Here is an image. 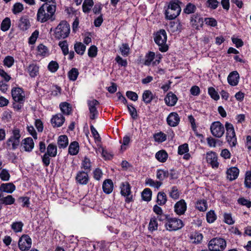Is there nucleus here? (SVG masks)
I'll return each instance as SVG.
<instances>
[{"label":"nucleus","instance_id":"nucleus-1","mask_svg":"<svg viewBox=\"0 0 251 251\" xmlns=\"http://www.w3.org/2000/svg\"><path fill=\"white\" fill-rule=\"evenodd\" d=\"M56 10V3L54 0H51L42 4L38 9L37 14V20L41 23L55 19V12Z\"/></svg>","mask_w":251,"mask_h":251},{"label":"nucleus","instance_id":"nucleus-2","mask_svg":"<svg viewBox=\"0 0 251 251\" xmlns=\"http://www.w3.org/2000/svg\"><path fill=\"white\" fill-rule=\"evenodd\" d=\"M21 136L20 130L14 128L12 131V135L5 143V148L8 150L17 149L20 145Z\"/></svg>","mask_w":251,"mask_h":251},{"label":"nucleus","instance_id":"nucleus-3","mask_svg":"<svg viewBox=\"0 0 251 251\" xmlns=\"http://www.w3.org/2000/svg\"><path fill=\"white\" fill-rule=\"evenodd\" d=\"M70 32L69 24L65 21H62L54 30V36L57 39L67 38Z\"/></svg>","mask_w":251,"mask_h":251},{"label":"nucleus","instance_id":"nucleus-4","mask_svg":"<svg viewBox=\"0 0 251 251\" xmlns=\"http://www.w3.org/2000/svg\"><path fill=\"white\" fill-rule=\"evenodd\" d=\"M167 38L166 32L164 29H160L155 35L154 41L161 52H166L168 50V47L166 45Z\"/></svg>","mask_w":251,"mask_h":251},{"label":"nucleus","instance_id":"nucleus-5","mask_svg":"<svg viewBox=\"0 0 251 251\" xmlns=\"http://www.w3.org/2000/svg\"><path fill=\"white\" fill-rule=\"evenodd\" d=\"M179 3L181 2L178 0L170 2L168 9L165 12L166 17L167 19H174L179 15L181 12V8L178 4Z\"/></svg>","mask_w":251,"mask_h":251},{"label":"nucleus","instance_id":"nucleus-6","mask_svg":"<svg viewBox=\"0 0 251 251\" xmlns=\"http://www.w3.org/2000/svg\"><path fill=\"white\" fill-rule=\"evenodd\" d=\"M226 246V240L222 238H214L208 244V249L212 251H223Z\"/></svg>","mask_w":251,"mask_h":251},{"label":"nucleus","instance_id":"nucleus-7","mask_svg":"<svg viewBox=\"0 0 251 251\" xmlns=\"http://www.w3.org/2000/svg\"><path fill=\"white\" fill-rule=\"evenodd\" d=\"M183 226L182 221L176 218H169L166 222L165 226L169 231L176 230L180 229Z\"/></svg>","mask_w":251,"mask_h":251},{"label":"nucleus","instance_id":"nucleus-8","mask_svg":"<svg viewBox=\"0 0 251 251\" xmlns=\"http://www.w3.org/2000/svg\"><path fill=\"white\" fill-rule=\"evenodd\" d=\"M210 131L214 136L221 138L225 133V127L220 122H214L211 125Z\"/></svg>","mask_w":251,"mask_h":251},{"label":"nucleus","instance_id":"nucleus-9","mask_svg":"<svg viewBox=\"0 0 251 251\" xmlns=\"http://www.w3.org/2000/svg\"><path fill=\"white\" fill-rule=\"evenodd\" d=\"M87 104L90 113V119H96L98 116V111L97 106L100 104V102L96 100L92 99L87 100Z\"/></svg>","mask_w":251,"mask_h":251},{"label":"nucleus","instance_id":"nucleus-10","mask_svg":"<svg viewBox=\"0 0 251 251\" xmlns=\"http://www.w3.org/2000/svg\"><path fill=\"white\" fill-rule=\"evenodd\" d=\"M31 239L26 234L23 235L18 242L19 248L22 251L28 250L31 248Z\"/></svg>","mask_w":251,"mask_h":251},{"label":"nucleus","instance_id":"nucleus-11","mask_svg":"<svg viewBox=\"0 0 251 251\" xmlns=\"http://www.w3.org/2000/svg\"><path fill=\"white\" fill-rule=\"evenodd\" d=\"M121 194L122 196L126 197V201L129 202L132 201V196L131 195L130 186L128 182H125L121 184Z\"/></svg>","mask_w":251,"mask_h":251},{"label":"nucleus","instance_id":"nucleus-12","mask_svg":"<svg viewBox=\"0 0 251 251\" xmlns=\"http://www.w3.org/2000/svg\"><path fill=\"white\" fill-rule=\"evenodd\" d=\"M13 99L16 102L23 103L25 100V94L20 88H14L11 90Z\"/></svg>","mask_w":251,"mask_h":251},{"label":"nucleus","instance_id":"nucleus-13","mask_svg":"<svg viewBox=\"0 0 251 251\" xmlns=\"http://www.w3.org/2000/svg\"><path fill=\"white\" fill-rule=\"evenodd\" d=\"M206 159L213 168H218L219 167L217 154L216 152L212 151L207 152Z\"/></svg>","mask_w":251,"mask_h":251},{"label":"nucleus","instance_id":"nucleus-14","mask_svg":"<svg viewBox=\"0 0 251 251\" xmlns=\"http://www.w3.org/2000/svg\"><path fill=\"white\" fill-rule=\"evenodd\" d=\"M180 122V118L178 114L176 112L171 113L167 118V124L171 126H177Z\"/></svg>","mask_w":251,"mask_h":251},{"label":"nucleus","instance_id":"nucleus-15","mask_svg":"<svg viewBox=\"0 0 251 251\" xmlns=\"http://www.w3.org/2000/svg\"><path fill=\"white\" fill-rule=\"evenodd\" d=\"M88 172L85 171H79L77 173L75 179L76 181L81 185H86L88 182Z\"/></svg>","mask_w":251,"mask_h":251},{"label":"nucleus","instance_id":"nucleus-16","mask_svg":"<svg viewBox=\"0 0 251 251\" xmlns=\"http://www.w3.org/2000/svg\"><path fill=\"white\" fill-rule=\"evenodd\" d=\"M174 208L175 211L177 214L182 215L186 210V203L184 200H181L175 204Z\"/></svg>","mask_w":251,"mask_h":251},{"label":"nucleus","instance_id":"nucleus-17","mask_svg":"<svg viewBox=\"0 0 251 251\" xmlns=\"http://www.w3.org/2000/svg\"><path fill=\"white\" fill-rule=\"evenodd\" d=\"M18 26L21 30L25 31L30 26L29 19L27 16H22L19 20Z\"/></svg>","mask_w":251,"mask_h":251},{"label":"nucleus","instance_id":"nucleus-18","mask_svg":"<svg viewBox=\"0 0 251 251\" xmlns=\"http://www.w3.org/2000/svg\"><path fill=\"white\" fill-rule=\"evenodd\" d=\"M239 75L237 71H233L229 74L227 77L228 83L232 86H236L239 82Z\"/></svg>","mask_w":251,"mask_h":251},{"label":"nucleus","instance_id":"nucleus-19","mask_svg":"<svg viewBox=\"0 0 251 251\" xmlns=\"http://www.w3.org/2000/svg\"><path fill=\"white\" fill-rule=\"evenodd\" d=\"M165 101L167 105L173 106L176 104L177 101V98L176 95L173 94L172 92H170L165 97Z\"/></svg>","mask_w":251,"mask_h":251},{"label":"nucleus","instance_id":"nucleus-20","mask_svg":"<svg viewBox=\"0 0 251 251\" xmlns=\"http://www.w3.org/2000/svg\"><path fill=\"white\" fill-rule=\"evenodd\" d=\"M65 121L64 117L61 114H57L53 116L51 120V123L53 126H61L64 123Z\"/></svg>","mask_w":251,"mask_h":251},{"label":"nucleus","instance_id":"nucleus-21","mask_svg":"<svg viewBox=\"0 0 251 251\" xmlns=\"http://www.w3.org/2000/svg\"><path fill=\"white\" fill-rule=\"evenodd\" d=\"M23 146L25 151H31L34 146L33 139L31 137L25 138L23 140Z\"/></svg>","mask_w":251,"mask_h":251},{"label":"nucleus","instance_id":"nucleus-22","mask_svg":"<svg viewBox=\"0 0 251 251\" xmlns=\"http://www.w3.org/2000/svg\"><path fill=\"white\" fill-rule=\"evenodd\" d=\"M239 173V169L236 167H231L226 171L227 177L230 180H233L237 178Z\"/></svg>","mask_w":251,"mask_h":251},{"label":"nucleus","instance_id":"nucleus-23","mask_svg":"<svg viewBox=\"0 0 251 251\" xmlns=\"http://www.w3.org/2000/svg\"><path fill=\"white\" fill-rule=\"evenodd\" d=\"M15 190V186L12 183H3L0 185V193H12Z\"/></svg>","mask_w":251,"mask_h":251},{"label":"nucleus","instance_id":"nucleus-24","mask_svg":"<svg viewBox=\"0 0 251 251\" xmlns=\"http://www.w3.org/2000/svg\"><path fill=\"white\" fill-rule=\"evenodd\" d=\"M203 23V19L198 15H194L191 17V25L196 29H198L199 26H201Z\"/></svg>","mask_w":251,"mask_h":251},{"label":"nucleus","instance_id":"nucleus-25","mask_svg":"<svg viewBox=\"0 0 251 251\" xmlns=\"http://www.w3.org/2000/svg\"><path fill=\"white\" fill-rule=\"evenodd\" d=\"M103 191L106 194H110L112 192L113 188V183L111 179L105 180L102 185Z\"/></svg>","mask_w":251,"mask_h":251},{"label":"nucleus","instance_id":"nucleus-26","mask_svg":"<svg viewBox=\"0 0 251 251\" xmlns=\"http://www.w3.org/2000/svg\"><path fill=\"white\" fill-rule=\"evenodd\" d=\"M154 96L150 90H145L142 95L143 100L146 104L150 103L153 100Z\"/></svg>","mask_w":251,"mask_h":251},{"label":"nucleus","instance_id":"nucleus-27","mask_svg":"<svg viewBox=\"0 0 251 251\" xmlns=\"http://www.w3.org/2000/svg\"><path fill=\"white\" fill-rule=\"evenodd\" d=\"M79 151V145L78 142L74 141L71 143L69 147V152L70 154L74 155L77 154Z\"/></svg>","mask_w":251,"mask_h":251},{"label":"nucleus","instance_id":"nucleus-28","mask_svg":"<svg viewBox=\"0 0 251 251\" xmlns=\"http://www.w3.org/2000/svg\"><path fill=\"white\" fill-rule=\"evenodd\" d=\"M60 108L62 112L65 115H69L72 111V107L69 103L66 102L60 104Z\"/></svg>","mask_w":251,"mask_h":251},{"label":"nucleus","instance_id":"nucleus-29","mask_svg":"<svg viewBox=\"0 0 251 251\" xmlns=\"http://www.w3.org/2000/svg\"><path fill=\"white\" fill-rule=\"evenodd\" d=\"M58 146L59 148H65L68 145V139L66 135H61L58 137Z\"/></svg>","mask_w":251,"mask_h":251},{"label":"nucleus","instance_id":"nucleus-30","mask_svg":"<svg viewBox=\"0 0 251 251\" xmlns=\"http://www.w3.org/2000/svg\"><path fill=\"white\" fill-rule=\"evenodd\" d=\"M74 49L77 54L83 55L85 51L86 46L81 42H76L74 45Z\"/></svg>","mask_w":251,"mask_h":251},{"label":"nucleus","instance_id":"nucleus-31","mask_svg":"<svg viewBox=\"0 0 251 251\" xmlns=\"http://www.w3.org/2000/svg\"><path fill=\"white\" fill-rule=\"evenodd\" d=\"M155 55L154 52L152 51H150L147 53L145 57L144 65L149 66L151 64V62L153 63V60L155 58Z\"/></svg>","mask_w":251,"mask_h":251},{"label":"nucleus","instance_id":"nucleus-32","mask_svg":"<svg viewBox=\"0 0 251 251\" xmlns=\"http://www.w3.org/2000/svg\"><path fill=\"white\" fill-rule=\"evenodd\" d=\"M15 201V199L11 195H8L6 197H3L1 194V197L0 198V202L1 204L4 203L5 204H12Z\"/></svg>","mask_w":251,"mask_h":251},{"label":"nucleus","instance_id":"nucleus-33","mask_svg":"<svg viewBox=\"0 0 251 251\" xmlns=\"http://www.w3.org/2000/svg\"><path fill=\"white\" fill-rule=\"evenodd\" d=\"M91 161L89 158L87 157H85L82 160L81 164V168L84 169V171L89 172L91 171Z\"/></svg>","mask_w":251,"mask_h":251},{"label":"nucleus","instance_id":"nucleus-34","mask_svg":"<svg viewBox=\"0 0 251 251\" xmlns=\"http://www.w3.org/2000/svg\"><path fill=\"white\" fill-rule=\"evenodd\" d=\"M50 157H55L57 154V147L55 145L50 144L47 147L46 152Z\"/></svg>","mask_w":251,"mask_h":251},{"label":"nucleus","instance_id":"nucleus-35","mask_svg":"<svg viewBox=\"0 0 251 251\" xmlns=\"http://www.w3.org/2000/svg\"><path fill=\"white\" fill-rule=\"evenodd\" d=\"M168 157V154L165 151H160L155 154L156 158L161 162L166 161Z\"/></svg>","mask_w":251,"mask_h":251},{"label":"nucleus","instance_id":"nucleus-36","mask_svg":"<svg viewBox=\"0 0 251 251\" xmlns=\"http://www.w3.org/2000/svg\"><path fill=\"white\" fill-rule=\"evenodd\" d=\"M167 201V197L165 193L160 192L158 193L157 198V202L160 205H164Z\"/></svg>","mask_w":251,"mask_h":251},{"label":"nucleus","instance_id":"nucleus-37","mask_svg":"<svg viewBox=\"0 0 251 251\" xmlns=\"http://www.w3.org/2000/svg\"><path fill=\"white\" fill-rule=\"evenodd\" d=\"M196 207L201 211H205L207 209V202L204 200L198 201L196 203Z\"/></svg>","mask_w":251,"mask_h":251},{"label":"nucleus","instance_id":"nucleus-38","mask_svg":"<svg viewBox=\"0 0 251 251\" xmlns=\"http://www.w3.org/2000/svg\"><path fill=\"white\" fill-rule=\"evenodd\" d=\"M28 72L31 77H34L37 75L38 73V67L34 64H30L28 68Z\"/></svg>","mask_w":251,"mask_h":251},{"label":"nucleus","instance_id":"nucleus-39","mask_svg":"<svg viewBox=\"0 0 251 251\" xmlns=\"http://www.w3.org/2000/svg\"><path fill=\"white\" fill-rule=\"evenodd\" d=\"M153 138L155 142L162 143L164 142L167 139V136L162 132L155 133L153 135Z\"/></svg>","mask_w":251,"mask_h":251},{"label":"nucleus","instance_id":"nucleus-40","mask_svg":"<svg viewBox=\"0 0 251 251\" xmlns=\"http://www.w3.org/2000/svg\"><path fill=\"white\" fill-rule=\"evenodd\" d=\"M93 4V0H85L82 5L83 12H88L91 10Z\"/></svg>","mask_w":251,"mask_h":251},{"label":"nucleus","instance_id":"nucleus-41","mask_svg":"<svg viewBox=\"0 0 251 251\" xmlns=\"http://www.w3.org/2000/svg\"><path fill=\"white\" fill-rule=\"evenodd\" d=\"M203 239V235L201 233L196 232L191 236V240L192 243H200Z\"/></svg>","mask_w":251,"mask_h":251},{"label":"nucleus","instance_id":"nucleus-42","mask_svg":"<svg viewBox=\"0 0 251 251\" xmlns=\"http://www.w3.org/2000/svg\"><path fill=\"white\" fill-rule=\"evenodd\" d=\"M11 25V21L9 18H5L2 22L1 24V29L3 31L8 30Z\"/></svg>","mask_w":251,"mask_h":251},{"label":"nucleus","instance_id":"nucleus-43","mask_svg":"<svg viewBox=\"0 0 251 251\" xmlns=\"http://www.w3.org/2000/svg\"><path fill=\"white\" fill-rule=\"evenodd\" d=\"M152 192L150 189L146 188L144 190L142 193V199L145 201H149L151 200Z\"/></svg>","mask_w":251,"mask_h":251},{"label":"nucleus","instance_id":"nucleus-44","mask_svg":"<svg viewBox=\"0 0 251 251\" xmlns=\"http://www.w3.org/2000/svg\"><path fill=\"white\" fill-rule=\"evenodd\" d=\"M158 223L157 222V219L153 217L151 219L149 225V230L151 231H153L157 229Z\"/></svg>","mask_w":251,"mask_h":251},{"label":"nucleus","instance_id":"nucleus-45","mask_svg":"<svg viewBox=\"0 0 251 251\" xmlns=\"http://www.w3.org/2000/svg\"><path fill=\"white\" fill-rule=\"evenodd\" d=\"M78 70L75 68H72L68 73V77L71 80H75L78 75Z\"/></svg>","mask_w":251,"mask_h":251},{"label":"nucleus","instance_id":"nucleus-46","mask_svg":"<svg viewBox=\"0 0 251 251\" xmlns=\"http://www.w3.org/2000/svg\"><path fill=\"white\" fill-rule=\"evenodd\" d=\"M225 127L226 130V136H235V132L233 125L229 123H226Z\"/></svg>","mask_w":251,"mask_h":251},{"label":"nucleus","instance_id":"nucleus-47","mask_svg":"<svg viewBox=\"0 0 251 251\" xmlns=\"http://www.w3.org/2000/svg\"><path fill=\"white\" fill-rule=\"evenodd\" d=\"M196 9V6L194 4L191 3H189L186 5V7L184 9V12L186 14H190L194 13Z\"/></svg>","mask_w":251,"mask_h":251},{"label":"nucleus","instance_id":"nucleus-48","mask_svg":"<svg viewBox=\"0 0 251 251\" xmlns=\"http://www.w3.org/2000/svg\"><path fill=\"white\" fill-rule=\"evenodd\" d=\"M146 184L151 187H154L159 188L162 184V183L158 181H154L151 178H148L146 180Z\"/></svg>","mask_w":251,"mask_h":251},{"label":"nucleus","instance_id":"nucleus-49","mask_svg":"<svg viewBox=\"0 0 251 251\" xmlns=\"http://www.w3.org/2000/svg\"><path fill=\"white\" fill-rule=\"evenodd\" d=\"M120 50L122 55L127 56L129 53L130 50L128 45L126 43L123 44L121 47L120 48Z\"/></svg>","mask_w":251,"mask_h":251},{"label":"nucleus","instance_id":"nucleus-50","mask_svg":"<svg viewBox=\"0 0 251 251\" xmlns=\"http://www.w3.org/2000/svg\"><path fill=\"white\" fill-rule=\"evenodd\" d=\"M59 46L61 48L63 53L66 55L69 53L68 45L66 41H63L59 43Z\"/></svg>","mask_w":251,"mask_h":251},{"label":"nucleus","instance_id":"nucleus-51","mask_svg":"<svg viewBox=\"0 0 251 251\" xmlns=\"http://www.w3.org/2000/svg\"><path fill=\"white\" fill-rule=\"evenodd\" d=\"M23 225L21 222H15L11 225V228L15 232H21L22 230Z\"/></svg>","mask_w":251,"mask_h":251},{"label":"nucleus","instance_id":"nucleus-52","mask_svg":"<svg viewBox=\"0 0 251 251\" xmlns=\"http://www.w3.org/2000/svg\"><path fill=\"white\" fill-rule=\"evenodd\" d=\"M206 140L207 144L210 147L214 148L216 146V144L218 143L219 145H221L220 140L215 139L212 137H208Z\"/></svg>","mask_w":251,"mask_h":251},{"label":"nucleus","instance_id":"nucleus-53","mask_svg":"<svg viewBox=\"0 0 251 251\" xmlns=\"http://www.w3.org/2000/svg\"><path fill=\"white\" fill-rule=\"evenodd\" d=\"M48 68L50 71L52 73H54L58 70L59 68V65L57 62L51 61L49 64Z\"/></svg>","mask_w":251,"mask_h":251},{"label":"nucleus","instance_id":"nucleus-54","mask_svg":"<svg viewBox=\"0 0 251 251\" xmlns=\"http://www.w3.org/2000/svg\"><path fill=\"white\" fill-rule=\"evenodd\" d=\"M23 5L20 2H17L14 5L12 9V11L14 14H17L18 13L21 12L23 10Z\"/></svg>","mask_w":251,"mask_h":251},{"label":"nucleus","instance_id":"nucleus-55","mask_svg":"<svg viewBox=\"0 0 251 251\" xmlns=\"http://www.w3.org/2000/svg\"><path fill=\"white\" fill-rule=\"evenodd\" d=\"M170 196L173 199H177L179 197L178 189L176 186H173L170 192Z\"/></svg>","mask_w":251,"mask_h":251},{"label":"nucleus","instance_id":"nucleus-56","mask_svg":"<svg viewBox=\"0 0 251 251\" xmlns=\"http://www.w3.org/2000/svg\"><path fill=\"white\" fill-rule=\"evenodd\" d=\"M216 219V216L214 211L210 210L206 214V220L208 223H212Z\"/></svg>","mask_w":251,"mask_h":251},{"label":"nucleus","instance_id":"nucleus-57","mask_svg":"<svg viewBox=\"0 0 251 251\" xmlns=\"http://www.w3.org/2000/svg\"><path fill=\"white\" fill-rule=\"evenodd\" d=\"M208 91L209 95L214 100H218L219 99V95H218V93L216 91L215 89L213 87H209L208 88Z\"/></svg>","mask_w":251,"mask_h":251},{"label":"nucleus","instance_id":"nucleus-58","mask_svg":"<svg viewBox=\"0 0 251 251\" xmlns=\"http://www.w3.org/2000/svg\"><path fill=\"white\" fill-rule=\"evenodd\" d=\"M128 110L133 119H136L138 117L137 113L135 108L132 105H127Z\"/></svg>","mask_w":251,"mask_h":251},{"label":"nucleus","instance_id":"nucleus-59","mask_svg":"<svg viewBox=\"0 0 251 251\" xmlns=\"http://www.w3.org/2000/svg\"><path fill=\"white\" fill-rule=\"evenodd\" d=\"M219 2L217 0H207L206 6L212 9H215L218 5Z\"/></svg>","mask_w":251,"mask_h":251},{"label":"nucleus","instance_id":"nucleus-60","mask_svg":"<svg viewBox=\"0 0 251 251\" xmlns=\"http://www.w3.org/2000/svg\"><path fill=\"white\" fill-rule=\"evenodd\" d=\"M168 172L163 170H159L157 172L156 177L160 180H163L165 178L168 177Z\"/></svg>","mask_w":251,"mask_h":251},{"label":"nucleus","instance_id":"nucleus-61","mask_svg":"<svg viewBox=\"0 0 251 251\" xmlns=\"http://www.w3.org/2000/svg\"><path fill=\"white\" fill-rule=\"evenodd\" d=\"M0 178L3 181H8L10 178V174L7 170L3 169L0 173Z\"/></svg>","mask_w":251,"mask_h":251},{"label":"nucleus","instance_id":"nucleus-62","mask_svg":"<svg viewBox=\"0 0 251 251\" xmlns=\"http://www.w3.org/2000/svg\"><path fill=\"white\" fill-rule=\"evenodd\" d=\"M227 142L230 147H235L237 143L236 135L235 136H226Z\"/></svg>","mask_w":251,"mask_h":251},{"label":"nucleus","instance_id":"nucleus-63","mask_svg":"<svg viewBox=\"0 0 251 251\" xmlns=\"http://www.w3.org/2000/svg\"><path fill=\"white\" fill-rule=\"evenodd\" d=\"M14 62V60L13 57L10 56H6L3 60L4 65L9 68L13 65Z\"/></svg>","mask_w":251,"mask_h":251},{"label":"nucleus","instance_id":"nucleus-64","mask_svg":"<svg viewBox=\"0 0 251 251\" xmlns=\"http://www.w3.org/2000/svg\"><path fill=\"white\" fill-rule=\"evenodd\" d=\"M245 184L246 187L251 188V172H247L245 179Z\"/></svg>","mask_w":251,"mask_h":251}]
</instances>
